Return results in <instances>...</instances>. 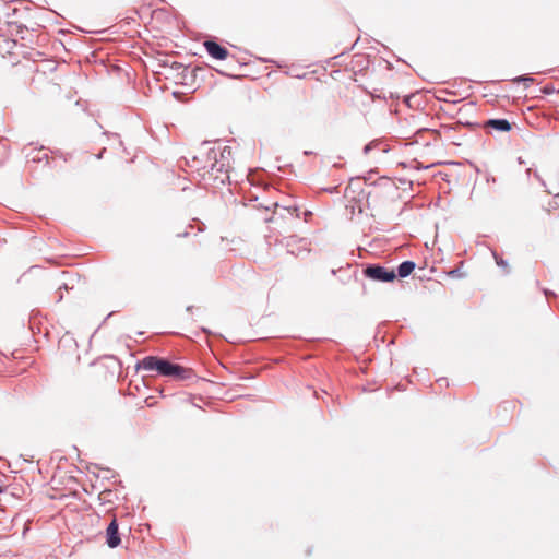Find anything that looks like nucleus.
Wrapping results in <instances>:
<instances>
[{
    "label": "nucleus",
    "mask_w": 559,
    "mask_h": 559,
    "mask_svg": "<svg viewBox=\"0 0 559 559\" xmlns=\"http://www.w3.org/2000/svg\"><path fill=\"white\" fill-rule=\"evenodd\" d=\"M230 151L211 142H204L192 151L190 167L207 183H224L228 178V157Z\"/></svg>",
    "instance_id": "f257e3e1"
},
{
    "label": "nucleus",
    "mask_w": 559,
    "mask_h": 559,
    "mask_svg": "<svg viewBox=\"0 0 559 559\" xmlns=\"http://www.w3.org/2000/svg\"><path fill=\"white\" fill-rule=\"evenodd\" d=\"M344 197L347 201L346 209L350 211V214H360L365 210L371 209L372 204L370 199L378 198L377 189L365 190L364 183L360 181H350L345 189Z\"/></svg>",
    "instance_id": "f03ea898"
},
{
    "label": "nucleus",
    "mask_w": 559,
    "mask_h": 559,
    "mask_svg": "<svg viewBox=\"0 0 559 559\" xmlns=\"http://www.w3.org/2000/svg\"><path fill=\"white\" fill-rule=\"evenodd\" d=\"M139 367L146 371H156L157 374L171 378L174 380H185L190 376L189 369L157 356H147L143 358L140 361Z\"/></svg>",
    "instance_id": "7ed1b4c3"
},
{
    "label": "nucleus",
    "mask_w": 559,
    "mask_h": 559,
    "mask_svg": "<svg viewBox=\"0 0 559 559\" xmlns=\"http://www.w3.org/2000/svg\"><path fill=\"white\" fill-rule=\"evenodd\" d=\"M364 273L367 277L378 282H392L396 277L394 270L380 265H370L365 269Z\"/></svg>",
    "instance_id": "20e7f679"
},
{
    "label": "nucleus",
    "mask_w": 559,
    "mask_h": 559,
    "mask_svg": "<svg viewBox=\"0 0 559 559\" xmlns=\"http://www.w3.org/2000/svg\"><path fill=\"white\" fill-rule=\"evenodd\" d=\"M120 536L118 533V523L116 518L111 520L106 528V543L110 548H116L120 544Z\"/></svg>",
    "instance_id": "39448f33"
},
{
    "label": "nucleus",
    "mask_w": 559,
    "mask_h": 559,
    "mask_svg": "<svg viewBox=\"0 0 559 559\" xmlns=\"http://www.w3.org/2000/svg\"><path fill=\"white\" fill-rule=\"evenodd\" d=\"M204 47L207 51V53L213 57L214 59H217V60H224L227 58L228 56V51L226 48L222 47L221 45H218L217 43L215 41H212V40H206L204 43Z\"/></svg>",
    "instance_id": "423d86ee"
},
{
    "label": "nucleus",
    "mask_w": 559,
    "mask_h": 559,
    "mask_svg": "<svg viewBox=\"0 0 559 559\" xmlns=\"http://www.w3.org/2000/svg\"><path fill=\"white\" fill-rule=\"evenodd\" d=\"M486 128H491L499 132H509L512 127L507 119H491L485 123Z\"/></svg>",
    "instance_id": "0eeeda50"
},
{
    "label": "nucleus",
    "mask_w": 559,
    "mask_h": 559,
    "mask_svg": "<svg viewBox=\"0 0 559 559\" xmlns=\"http://www.w3.org/2000/svg\"><path fill=\"white\" fill-rule=\"evenodd\" d=\"M259 206L260 204H255V203H252L250 204V207L253 210V211H258L259 210ZM261 206L264 209V215L261 217V219L265 221V222H270L272 221V209L273 206H277L276 203H270L269 205H264V204H261Z\"/></svg>",
    "instance_id": "6e6552de"
},
{
    "label": "nucleus",
    "mask_w": 559,
    "mask_h": 559,
    "mask_svg": "<svg viewBox=\"0 0 559 559\" xmlns=\"http://www.w3.org/2000/svg\"><path fill=\"white\" fill-rule=\"evenodd\" d=\"M415 269V263L412 261H405L399 266V276L406 277L408 276Z\"/></svg>",
    "instance_id": "1a4fd4ad"
},
{
    "label": "nucleus",
    "mask_w": 559,
    "mask_h": 559,
    "mask_svg": "<svg viewBox=\"0 0 559 559\" xmlns=\"http://www.w3.org/2000/svg\"><path fill=\"white\" fill-rule=\"evenodd\" d=\"M515 82H520V81H523V82H531L532 79L531 78H527V76H519L514 80Z\"/></svg>",
    "instance_id": "9d476101"
},
{
    "label": "nucleus",
    "mask_w": 559,
    "mask_h": 559,
    "mask_svg": "<svg viewBox=\"0 0 559 559\" xmlns=\"http://www.w3.org/2000/svg\"><path fill=\"white\" fill-rule=\"evenodd\" d=\"M247 200H249L250 202H255L258 200V197H247Z\"/></svg>",
    "instance_id": "9b49d317"
},
{
    "label": "nucleus",
    "mask_w": 559,
    "mask_h": 559,
    "mask_svg": "<svg viewBox=\"0 0 559 559\" xmlns=\"http://www.w3.org/2000/svg\"><path fill=\"white\" fill-rule=\"evenodd\" d=\"M250 175H251V174H248V175H247V181H250Z\"/></svg>",
    "instance_id": "f8f14e48"
},
{
    "label": "nucleus",
    "mask_w": 559,
    "mask_h": 559,
    "mask_svg": "<svg viewBox=\"0 0 559 559\" xmlns=\"http://www.w3.org/2000/svg\"><path fill=\"white\" fill-rule=\"evenodd\" d=\"M2 492V488H0V493Z\"/></svg>",
    "instance_id": "ddd939ff"
}]
</instances>
